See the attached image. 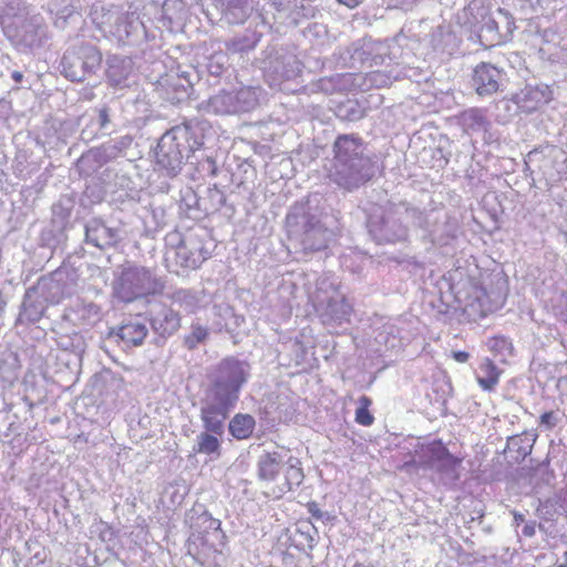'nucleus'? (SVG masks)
<instances>
[{"label": "nucleus", "mask_w": 567, "mask_h": 567, "mask_svg": "<svg viewBox=\"0 0 567 567\" xmlns=\"http://www.w3.org/2000/svg\"><path fill=\"white\" fill-rule=\"evenodd\" d=\"M377 171V156L359 135L342 134L336 138L328 178L338 188L353 193L371 181Z\"/></svg>", "instance_id": "1"}, {"label": "nucleus", "mask_w": 567, "mask_h": 567, "mask_svg": "<svg viewBox=\"0 0 567 567\" xmlns=\"http://www.w3.org/2000/svg\"><path fill=\"white\" fill-rule=\"evenodd\" d=\"M404 219L427 231L433 240L443 241V238L430 228L426 213L406 200H388L384 205L375 206L368 215V233L378 245L405 243L409 239V227Z\"/></svg>", "instance_id": "2"}, {"label": "nucleus", "mask_w": 567, "mask_h": 567, "mask_svg": "<svg viewBox=\"0 0 567 567\" xmlns=\"http://www.w3.org/2000/svg\"><path fill=\"white\" fill-rule=\"evenodd\" d=\"M250 370L246 360L235 357L223 359L207 375L208 383L200 399V408L229 415L250 378Z\"/></svg>", "instance_id": "3"}, {"label": "nucleus", "mask_w": 567, "mask_h": 567, "mask_svg": "<svg viewBox=\"0 0 567 567\" xmlns=\"http://www.w3.org/2000/svg\"><path fill=\"white\" fill-rule=\"evenodd\" d=\"M321 199L319 194H312L295 203L286 216L289 238L296 240L306 254L326 249L333 235L321 221Z\"/></svg>", "instance_id": "4"}, {"label": "nucleus", "mask_w": 567, "mask_h": 567, "mask_svg": "<svg viewBox=\"0 0 567 567\" xmlns=\"http://www.w3.org/2000/svg\"><path fill=\"white\" fill-rule=\"evenodd\" d=\"M203 135L192 121L175 125L166 131L157 142L155 165L167 177H176L186 163L195 157L203 146Z\"/></svg>", "instance_id": "5"}, {"label": "nucleus", "mask_w": 567, "mask_h": 567, "mask_svg": "<svg viewBox=\"0 0 567 567\" xmlns=\"http://www.w3.org/2000/svg\"><path fill=\"white\" fill-rule=\"evenodd\" d=\"M93 22L123 45H141L148 39L144 22L135 12L120 13L116 9L93 7Z\"/></svg>", "instance_id": "6"}, {"label": "nucleus", "mask_w": 567, "mask_h": 567, "mask_svg": "<svg viewBox=\"0 0 567 567\" xmlns=\"http://www.w3.org/2000/svg\"><path fill=\"white\" fill-rule=\"evenodd\" d=\"M165 284L152 269L138 265H126L113 284L114 297L124 303L159 295Z\"/></svg>", "instance_id": "7"}, {"label": "nucleus", "mask_w": 567, "mask_h": 567, "mask_svg": "<svg viewBox=\"0 0 567 567\" xmlns=\"http://www.w3.org/2000/svg\"><path fill=\"white\" fill-rule=\"evenodd\" d=\"M102 62L103 54L99 47L91 42L78 41L64 51L60 69L68 80L84 82L97 74Z\"/></svg>", "instance_id": "8"}, {"label": "nucleus", "mask_w": 567, "mask_h": 567, "mask_svg": "<svg viewBox=\"0 0 567 567\" xmlns=\"http://www.w3.org/2000/svg\"><path fill=\"white\" fill-rule=\"evenodd\" d=\"M264 76L271 87H279L286 82L301 76L302 63L292 53L276 45H268L258 59Z\"/></svg>", "instance_id": "9"}, {"label": "nucleus", "mask_w": 567, "mask_h": 567, "mask_svg": "<svg viewBox=\"0 0 567 567\" xmlns=\"http://www.w3.org/2000/svg\"><path fill=\"white\" fill-rule=\"evenodd\" d=\"M205 231L190 230L182 235L178 231L166 236V245L172 248L177 265L185 269H197L210 257L205 245Z\"/></svg>", "instance_id": "10"}, {"label": "nucleus", "mask_w": 567, "mask_h": 567, "mask_svg": "<svg viewBox=\"0 0 567 567\" xmlns=\"http://www.w3.org/2000/svg\"><path fill=\"white\" fill-rule=\"evenodd\" d=\"M417 456L420 466L436 472L444 485H452L460 480L462 458L451 454L441 441L423 445Z\"/></svg>", "instance_id": "11"}, {"label": "nucleus", "mask_w": 567, "mask_h": 567, "mask_svg": "<svg viewBox=\"0 0 567 567\" xmlns=\"http://www.w3.org/2000/svg\"><path fill=\"white\" fill-rule=\"evenodd\" d=\"M229 415L200 408V421L204 431L196 436L193 445L195 454H204L216 460L220 456L221 439Z\"/></svg>", "instance_id": "12"}, {"label": "nucleus", "mask_w": 567, "mask_h": 567, "mask_svg": "<svg viewBox=\"0 0 567 567\" xmlns=\"http://www.w3.org/2000/svg\"><path fill=\"white\" fill-rule=\"evenodd\" d=\"M127 236L125 224L121 220L104 219L94 216L84 223V241L101 250L116 248Z\"/></svg>", "instance_id": "13"}, {"label": "nucleus", "mask_w": 567, "mask_h": 567, "mask_svg": "<svg viewBox=\"0 0 567 567\" xmlns=\"http://www.w3.org/2000/svg\"><path fill=\"white\" fill-rule=\"evenodd\" d=\"M32 287L49 305H56L73 293L75 274L68 267H59L49 275L40 277Z\"/></svg>", "instance_id": "14"}, {"label": "nucleus", "mask_w": 567, "mask_h": 567, "mask_svg": "<svg viewBox=\"0 0 567 567\" xmlns=\"http://www.w3.org/2000/svg\"><path fill=\"white\" fill-rule=\"evenodd\" d=\"M45 23L40 13L30 14L20 22H12L7 34L20 50H33L42 45L45 39Z\"/></svg>", "instance_id": "15"}, {"label": "nucleus", "mask_w": 567, "mask_h": 567, "mask_svg": "<svg viewBox=\"0 0 567 567\" xmlns=\"http://www.w3.org/2000/svg\"><path fill=\"white\" fill-rule=\"evenodd\" d=\"M154 85L158 96L171 104L187 101L193 91V82L188 72H167L161 75Z\"/></svg>", "instance_id": "16"}, {"label": "nucleus", "mask_w": 567, "mask_h": 567, "mask_svg": "<svg viewBox=\"0 0 567 567\" xmlns=\"http://www.w3.org/2000/svg\"><path fill=\"white\" fill-rule=\"evenodd\" d=\"M471 85L481 97L492 96L505 91L506 73L492 63L481 62L473 69Z\"/></svg>", "instance_id": "17"}, {"label": "nucleus", "mask_w": 567, "mask_h": 567, "mask_svg": "<svg viewBox=\"0 0 567 567\" xmlns=\"http://www.w3.org/2000/svg\"><path fill=\"white\" fill-rule=\"evenodd\" d=\"M151 328L157 336L156 342H165L181 328L182 317L178 311L163 302H154L146 312Z\"/></svg>", "instance_id": "18"}, {"label": "nucleus", "mask_w": 567, "mask_h": 567, "mask_svg": "<svg viewBox=\"0 0 567 567\" xmlns=\"http://www.w3.org/2000/svg\"><path fill=\"white\" fill-rule=\"evenodd\" d=\"M316 311L322 324L336 328L349 322L352 307L344 296L334 293L326 300L319 301Z\"/></svg>", "instance_id": "19"}, {"label": "nucleus", "mask_w": 567, "mask_h": 567, "mask_svg": "<svg viewBox=\"0 0 567 567\" xmlns=\"http://www.w3.org/2000/svg\"><path fill=\"white\" fill-rule=\"evenodd\" d=\"M147 334L146 324L134 319L111 328L106 333V340L126 350L142 346Z\"/></svg>", "instance_id": "20"}, {"label": "nucleus", "mask_w": 567, "mask_h": 567, "mask_svg": "<svg viewBox=\"0 0 567 567\" xmlns=\"http://www.w3.org/2000/svg\"><path fill=\"white\" fill-rule=\"evenodd\" d=\"M132 144L133 137L128 134L123 135L116 140L103 144L99 148L90 150L87 153L81 156L79 164L85 165L86 163L92 162L95 163L96 166H102L103 164L113 161L118 156H125Z\"/></svg>", "instance_id": "21"}, {"label": "nucleus", "mask_w": 567, "mask_h": 567, "mask_svg": "<svg viewBox=\"0 0 567 567\" xmlns=\"http://www.w3.org/2000/svg\"><path fill=\"white\" fill-rule=\"evenodd\" d=\"M525 113H532L553 100V91L548 84H526L512 99Z\"/></svg>", "instance_id": "22"}, {"label": "nucleus", "mask_w": 567, "mask_h": 567, "mask_svg": "<svg viewBox=\"0 0 567 567\" xmlns=\"http://www.w3.org/2000/svg\"><path fill=\"white\" fill-rule=\"evenodd\" d=\"M288 450L262 451L257 460V477L262 482H274L284 471L289 457Z\"/></svg>", "instance_id": "23"}, {"label": "nucleus", "mask_w": 567, "mask_h": 567, "mask_svg": "<svg viewBox=\"0 0 567 567\" xmlns=\"http://www.w3.org/2000/svg\"><path fill=\"white\" fill-rule=\"evenodd\" d=\"M133 69L134 62L130 56L107 54L105 60V76L111 86H124Z\"/></svg>", "instance_id": "24"}, {"label": "nucleus", "mask_w": 567, "mask_h": 567, "mask_svg": "<svg viewBox=\"0 0 567 567\" xmlns=\"http://www.w3.org/2000/svg\"><path fill=\"white\" fill-rule=\"evenodd\" d=\"M48 305L33 287L28 288L21 303L18 321L20 323L38 322L43 317Z\"/></svg>", "instance_id": "25"}, {"label": "nucleus", "mask_w": 567, "mask_h": 567, "mask_svg": "<svg viewBox=\"0 0 567 567\" xmlns=\"http://www.w3.org/2000/svg\"><path fill=\"white\" fill-rule=\"evenodd\" d=\"M267 4L279 14L281 19H291L295 23L302 18H310L315 14V8L305 4L300 0H268Z\"/></svg>", "instance_id": "26"}, {"label": "nucleus", "mask_w": 567, "mask_h": 567, "mask_svg": "<svg viewBox=\"0 0 567 567\" xmlns=\"http://www.w3.org/2000/svg\"><path fill=\"white\" fill-rule=\"evenodd\" d=\"M317 528L308 520L299 522L290 536L291 545L299 551L309 555L317 545Z\"/></svg>", "instance_id": "27"}, {"label": "nucleus", "mask_w": 567, "mask_h": 567, "mask_svg": "<svg viewBox=\"0 0 567 567\" xmlns=\"http://www.w3.org/2000/svg\"><path fill=\"white\" fill-rule=\"evenodd\" d=\"M100 181L111 192L128 190L133 188L134 184L130 174L120 164L109 166L102 171Z\"/></svg>", "instance_id": "28"}, {"label": "nucleus", "mask_w": 567, "mask_h": 567, "mask_svg": "<svg viewBox=\"0 0 567 567\" xmlns=\"http://www.w3.org/2000/svg\"><path fill=\"white\" fill-rule=\"evenodd\" d=\"M352 86L351 73H336L330 76L320 78L311 84L312 92H321L330 95L348 91Z\"/></svg>", "instance_id": "29"}, {"label": "nucleus", "mask_w": 567, "mask_h": 567, "mask_svg": "<svg viewBox=\"0 0 567 567\" xmlns=\"http://www.w3.org/2000/svg\"><path fill=\"white\" fill-rule=\"evenodd\" d=\"M488 14L489 7L486 0H471L470 3L457 13V22L470 29H476Z\"/></svg>", "instance_id": "30"}, {"label": "nucleus", "mask_w": 567, "mask_h": 567, "mask_svg": "<svg viewBox=\"0 0 567 567\" xmlns=\"http://www.w3.org/2000/svg\"><path fill=\"white\" fill-rule=\"evenodd\" d=\"M535 440L528 433L509 436L504 452H508L516 463H520L532 453Z\"/></svg>", "instance_id": "31"}, {"label": "nucleus", "mask_w": 567, "mask_h": 567, "mask_svg": "<svg viewBox=\"0 0 567 567\" xmlns=\"http://www.w3.org/2000/svg\"><path fill=\"white\" fill-rule=\"evenodd\" d=\"M284 483L279 486L280 493H286L299 487L305 478L300 460L289 454L284 467Z\"/></svg>", "instance_id": "32"}, {"label": "nucleus", "mask_w": 567, "mask_h": 567, "mask_svg": "<svg viewBox=\"0 0 567 567\" xmlns=\"http://www.w3.org/2000/svg\"><path fill=\"white\" fill-rule=\"evenodd\" d=\"M75 206V197L73 194H63L52 205V219L53 226H58L59 229H65L69 224L72 210Z\"/></svg>", "instance_id": "33"}, {"label": "nucleus", "mask_w": 567, "mask_h": 567, "mask_svg": "<svg viewBox=\"0 0 567 567\" xmlns=\"http://www.w3.org/2000/svg\"><path fill=\"white\" fill-rule=\"evenodd\" d=\"M261 34L256 31L247 30L243 34H238L226 41L225 47L231 53H247L256 48L259 43Z\"/></svg>", "instance_id": "34"}, {"label": "nucleus", "mask_w": 567, "mask_h": 567, "mask_svg": "<svg viewBox=\"0 0 567 567\" xmlns=\"http://www.w3.org/2000/svg\"><path fill=\"white\" fill-rule=\"evenodd\" d=\"M239 97V110L243 113L257 109L265 97V91L260 85H246L237 90Z\"/></svg>", "instance_id": "35"}, {"label": "nucleus", "mask_w": 567, "mask_h": 567, "mask_svg": "<svg viewBox=\"0 0 567 567\" xmlns=\"http://www.w3.org/2000/svg\"><path fill=\"white\" fill-rule=\"evenodd\" d=\"M56 344L60 352H69V354L83 355L86 349L85 338L78 331L59 334Z\"/></svg>", "instance_id": "36"}, {"label": "nucleus", "mask_w": 567, "mask_h": 567, "mask_svg": "<svg viewBox=\"0 0 567 567\" xmlns=\"http://www.w3.org/2000/svg\"><path fill=\"white\" fill-rule=\"evenodd\" d=\"M199 74L204 72L208 76L219 79L229 68V58L226 52L217 51L206 58V62L200 66Z\"/></svg>", "instance_id": "37"}, {"label": "nucleus", "mask_w": 567, "mask_h": 567, "mask_svg": "<svg viewBox=\"0 0 567 567\" xmlns=\"http://www.w3.org/2000/svg\"><path fill=\"white\" fill-rule=\"evenodd\" d=\"M256 426V421L250 414H236L228 423L229 433L237 440L248 439Z\"/></svg>", "instance_id": "38"}, {"label": "nucleus", "mask_w": 567, "mask_h": 567, "mask_svg": "<svg viewBox=\"0 0 567 567\" xmlns=\"http://www.w3.org/2000/svg\"><path fill=\"white\" fill-rule=\"evenodd\" d=\"M370 53L359 43H352L340 53V60L343 66L349 69H360L368 60Z\"/></svg>", "instance_id": "39"}, {"label": "nucleus", "mask_w": 567, "mask_h": 567, "mask_svg": "<svg viewBox=\"0 0 567 567\" xmlns=\"http://www.w3.org/2000/svg\"><path fill=\"white\" fill-rule=\"evenodd\" d=\"M188 520L192 528L206 525L205 532L212 530L216 535L221 533L220 520L214 518L203 506H199L198 508L193 507L190 514L188 515Z\"/></svg>", "instance_id": "40"}, {"label": "nucleus", "mask_w": 567, "mask_h": 567, "mask_svg": "<svg viewBox=\"0 0 567 567\" xmlns=\"http://www.w3.org/2000/svg\"><path fill=\"white\" fill-rule=\"evenodd\" d=\"M476 30L478 31V37L482 43L486 47H493L502 42L503 37L498 31V23L491 17V14L480 23Z\"/></svg>", "instance_id": "41"}, {"label": "nucleus", "mask_w": 567, "mask_h": 567, "mask_svg": "<svg viewBox=\"0 0 567 567\" xmlns=\"http://www.w3.org/2000/svg\"><path fill=\"white\" fill-rule=\"evenodd\" d=\"M203 215L218 212L226 202L225 194L216 186L207 187L205 194L200 195Z\"/></svg>", "instance_id": "42"}, {"label": "nucleus", "mask_w": 567, "mask_h": 567, "mask_svg": "<svg viewBox=\"0 0 567 567\" xmlns=\"http://www.w3.org/2000/svg\"><path fill=\"white\" fill-rule=\"evenodd\" d=\"M460 123L465 131L473 132L485 130L488 125V121L480 109H468L462 112L460 115Z\"/></svg>", "instance_id": "43"}, {"label": "nucleus", "mask_w": 567, "mask_h": 567, "mask_svg": "<svg viewBox=\"0 0 567 567\" xmlns=\"http://www.w3.org/2000/svg\"><path fill=\"white\" fill-rule=\"evenodd\" d=\"M179 207L184 209L190 218L197 219L203 215L200 195L193 188H186L182 192Z\"/></svg>", "instance_id": "44"}, {"label": "nucleus", "mask_w": 567, "mask_h": 567, "mask_svg": "<svg viewBox=\"0 0 567 567\" xmlns=\"http://www.w3.org/2000/svg\"><path fill=\"white\" fill-rule=\"evenodd\" d=\"M480 370L481 374L477 375L478 384L485 391H493L498 383L499 369L491 360H486L481 364Z\"/></svg>", "instance_id": "45"}, {"label": "nucleus", "mask_w": 567, "mask_h": 567, "mask_svg": "<svg viewBox=\"0 0 567 567\" xmlns=\"http://www.w3.org/2000/svg\"><path fill=\"white\" fill-rule=\"evenodd\" d=\"M336 116L342 121L355 122L364 116V109L355 100H347L336 106Z\"/></svg>", "instance_id": "46"}, {"label": "nucleus", "mask_w": 567, "mask_h": 567, "mask_svg": "<svg viewBox=\"0 0 567 567\" xmlns=\"http://www.w3.org/2000/svg\"><path fill=\"white\" fill-rule=\"evenodd\" d=\"M76 320L83 326H93L101 320V308L94 302H83L76 307Z\"/></svg>", "instance_id": "47"}, {"label": "nucleus", "mask_w": 567, "mask_h": 567, "mask_svg": "<svg viewBox=\"0 0 567 567\" xmlns=\"http://www.w3.org/2000/svg\"><path fill=\"white\" fill-rule=\"evenodd\" d=\"M250 14V8L243 4L241 1L230 0L224 11L225 20L230 24L244 23Z\"/></svg>", "instance_id": "48"}, {"label": "nucleus", "mask_w": 567, "mask_h": 567, "mask_svg": "<svg viewBox=\"0 0 567 567\" xmlns=\"http://www.w3.org/2000/svg\"><path fill=\"white\" fill-rule=\"evenodd\" d=\"M207 111L215 114H233L230 92L220 91L209 97L207 102Z\"/></svg>", "instance_id": "49"}, {"label": "nucleus", "mask_w": 567, "mask_h": 567, "mask_svg": "<svg viewBox=\"0 0 567 567\" xmlns=\"http://www.w3.org/2000/svg\"><path fill=\"white\" fill-rule=\"evenodd\" d=\"M4 13L9 18H13V22H20L30 14H37L34 8L29 6L24 0H9L4 7Z\"/></svg>", "instance_id": "50"}, {"label": "nucleus", "mask_w": 567, "mask_h": 567, "mask_svg": "<svg viewBox=\"0 0 567 567\" xmlns=\"http://www.w3.org/2000/svg\"><path fill=\"white\" fill-rule=\"evenodd\" d=\"M209 337L208 329L198 322L190 326L189 333L183 338V346L188 350L196 349L199 344L206 342Z\"/></svg>", "instance_id": "51"}, {"label": "nucleus", "mask_w": 567, "mask_h": 567, "mask_svg": "<svg viewBox=\"0 0 567 567\" xmlns=\"http://www.w3.org/2000/svg\"><path fill=\"white\" fill-rule=\"evenodd\" d=\"M11 416L9 411L7 410H0V435L2 436H10L11 434L14 435L12 439L13 449L16 447L14 444L18 443L19 446L22 445V442L27 441L28 434H25L24 437H22L21 433L17 432V426L14 421H10Z\"/></svg>", "instance_id": "52"}, {"label": "nucleus", "mask_w": 567, "mask_h": 567, "mask_svg": "<svg viewBox=\"0 0 567 567\" xmlns=\"http://www.w3.org/2000/svg\"><path fill=\"white\" fill-rule=\"evenodd\" d=\"M173 300L189 313L195 312L200 302L198 295L189 289H179L175 291L173 293Z\"/></svg>", "instance_id": "53"}, {"label": "nucleus", "mask_w": 567, "mask_h": 567, "mask_svg": "<svg viewBox=\"0 0 567 567\" xmlns=\"http://www.w3.org/2000/svg\"><path fill=\"white\" fill-rule=\"evenodd\" d=\"M196 162H189L190 165L195 166L196 176L193 175V179L214 177L217 174V164L210 156L205 157H193Z\"/></svg>", "instance_id": "54"}, {"label": "nucleus", "mask_w": 567, "mask_h": 567, "mask_svg": "<svg viewBox=\"0 0 567 567\" xmlns=\"http://www.w3.org/2000/svg\"><path fill=\"white\" fill-rule=\"evenodd\" d=\"M112 117L111 109L109 106L104 105L97 110L96 122L99 130L103 134L110 135L114 132L115 125Z\"/></svg>", "instance_id": "55"}, {"label": "nucleus", "mask_w": 567, "mask_h": 567, "mask_svg": "<svg viewBox=\"0 0 567 567\" xmlns=\"http://www.w3.org/2000/svg\"><path fill=\"white\" fill-rule=\"evenodd\" d=\"M83 355L69 354V352H60L56 357L58 363L64 365L72 374H78L81 368Z\"/></svg>", "instance_id": "56"}, {"label": "nucleus", "mask_w": 567, "mask_h": 567, "mask_svg": "<svg viewBox=\"0 0 567 567\" xmlns=\"http://www.w3.org/2000/svg\"><path fill=\"white\" fill-rule=\"evenodd\" d=\"M64 238V229H59L58 226H51L43 229L41 233V240L49 247H54Z\"/></svg>", "instance_id": "57"}, {"label": "nucleus", "mask_w": 567, "mask_h": 567, "mask_svg": "<svg viewBox=\"0 0 567 567\" xmlns=\"http://www.w3.org/2000/svg\"><path fill=\"white\" fill-rule=\"evenodd\" d=\"M49 7H50L51 12L54 14L66 16V19H70V20L83 21L82 14L71 3H68V4L63 6L62 8H59L56 6L55 1H52L49 3Z\"/></svg>", "instance_id": "58"}, {"label": "nucleus", "mask_w": 567, "mask_h": 567, "mask_svg": "<svg viewBox=\"0 0 567 567\" xmlns=\"http://www.w3.org/2000/svg\"><path fill=\"white\" fill-rule=\"evenodd\" d=\"M184 10V4L181 0H166L162 7V18L173 22L175 19H179L181 16L174 13L173 11Z\"/></svg>", "instance_id": "59"}, {"label": "nucleus", "mask_w": 567, "mask_h": 567, "mask_svg": "<svg viewBox=\"0 0 567 567\" xmlns=\"http://www.w3.org/2000/svg\"><path fill=\"white\" fill-rule=\"evenodd\" d=\"M54 16L55 17H54L53 23H54L55 28H58L60 30H66L70 27L75 28L80 23L83 22V21L66 19V16H62V14H54Z\"/></svg>", "instance_id": "60"}, {"label": "nucleus", "mask_w": 567, "mask_h": 567, "mask_svg": "<svg viewBox=\"0 0 567 567\" xmlns=\"http://www.w3.org/2000/svg\"><path fill=\"white\" fill-rule=\"evenodd\" d=\"M355 421L361 425L369 426L373 423L374 417L369 409L358 408L355 411Z\"/></svg>", "instance_id": "61"}, {"label": "nucleus", "mask_w": 567, "mask_h": 567, "mask_svg": "<svg viewBox=\"0 0 567 567\" xmlns=\"http://www.w3.org/2000/svg\"><path fill=\"white\" fill-rule=\"evenodd\" d=\"M369 81L377 86H386L391 83L390 78L380 71L371 72L369 74Z\"/></svg>", "instance_id": "62"}, {"label": "nucleus", "mask_w": 567, "mask_h": 567, "mask_svg": "<svg viewBox=\"0 0 567 567\" xmlns=\"http://www.w3.org/2000/svg\"><path fill=\"white\" fill-rule=\"evenodd\" d=\"M555 309L560 320L567 323V292L560 295L559 305Z\"/></svg>", "instance_id": "63"}, {"label": "nucleus", "mask_w": 567, "mask_h": 567, "mask_svg": "<svg viewBox=\"0 0 567 567\" xmlns=\"http://www.w3.org/2000/svg\"><path fill=\"white\" fill-rule=\"evenodd\" d=\"M558 423V416L553 411L545 412L540 415V424L547 429H554Z\"/></svg>", "instance_id": "64"}]
</instances>
